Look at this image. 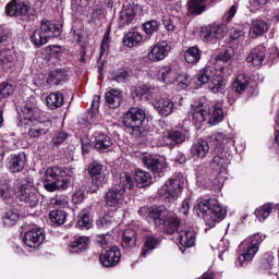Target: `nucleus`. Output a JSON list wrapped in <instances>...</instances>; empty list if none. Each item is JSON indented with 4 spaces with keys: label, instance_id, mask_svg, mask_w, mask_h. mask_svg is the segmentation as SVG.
I'll return each instance as SVG.
<instances>
[{
    "label": "nucleus",
    "instance_id": "1",
    "mask_svg": "<svg viewBox=\"0 0 279 279\" xmlns=\"http://www.w3.org/2000/svg\"><path fill=\"white\" fill-rule=\"evenodd\" d=\"M32 99V105L26 104L22 109V112L26 114L24 119H21L17 122V128H25L28 130L27 134L29 138H40L41 136H47L49 132H51V128H53V122L51 120L43 121L40 118V109L36 107V100Z\"/></svg>",
    "mask_w": 279,
    "mask_h": 279
},
{
    "label": "nucleus",
    "instance_id": "2",
    "mask_svg": "<svg viewBox=\"0 0 279 279\" xmlns=\"http://www.w3.org/2000/svg\"><path fill=\"white\" fill-rule=\"evenodd\" d=\"M198 217H203L208 228H215L216 223L223 221L228 211L223 209L219 201L215 198L203 199L194 207Z\"/></svg>",
    "mask_w": 279,
    "mask_h": 279
},
{
    "label": "nucleus",
    "instance_id": "3",
    "mask_svg": "<svg viewBox=\"0 0 279 279\" xmlns=\"http://www.w3.org/2000/svg\"><path fill=\"white\" fill-rule=\"evenodd\" d=\"M71 175H73V171L69 168L60 166L48 168L45 173L44 189L49 193L59 191V189L64 191L71 184Z\"/></svg>",
    "mask_w": 279,
    "mask_h": 279
},
{
    "label": "nucleus",
    "instance_id": "4",
    "mask_svg": "<svg viewBox=\"0 0 279 279\" xmlns=\"http://www.w3.org/2000/svg\"><path fill=\"white\" fill-rule=\"evenodd\" d=\"M232 143V137L226 136L222 133H216L209 136V145L214 148V157L210 166L215 171L226 169L230 161L228 160V153H226V145Z\"/></svg>",
    "mask_w": 279,
    "mask_h": 279
},
{
    "label": "nucleus",
    "instance_id": "5",
    "mask_svg": "<svg viewBox=\"0 0 279 279\" xmlns=\"http://www.w3.org/2000/svg\"><path fill=\"white\" fill-rule=\"evenodd\" d=\"M61 34L62 24L44 19L40 22V27L33 32L31 43L36 49H40L49 43V38H58Z\"/></svg>",
    "mask_w": 279,
    "mask_h": 279
},
{
    "label": "nucleus",
    "instance_id": "6",
    "mask_svg": "<svg viewBox=\"0 0 279 279\" xmlns=\"http://www.w3.org/2000/svg\"><path fill=\"white\" fill-rule=\"evenodd\" d=\"M146 117L145 110L141 109V107H131L123 114V124L128 130H131L133 136L138 137L143 134V124L145 123Z\"/></svg>",
    "mask_w": 279,
    "mask_h": 279
},
{
    "label": "nucleus",
    "instance_id": "7",
    "mask_svg": "<svg viewBox=\"0 0 279 279\" xmlns=\"http://www.w3.org/2000/svg\"><path fill=\"white\" fill-rule=\"evenodd\" d=\"M267 239V235H260V234H254L248 238V240L245 243L241 244V247L243 245H247L244 248V252L238 257L236 265L239 267H245L247 263H252V259L254 258V255L256 252H258V245L263 243Z\"/></svg>",
    "mask_w": 279,
    "mask_h": 279
},
{
    "label": "nucleus",
    "instance_id": "8",
    "mask_svg": "<svg viewBox=\"0 0 279 279\" xmlns=\"http://www.w3.org/2000/svg\"><path fill=\"white\" fill-rule=\"evenodd\" d=\"M16 197L20 198V202H24V204H27L31 208H36L40 202V193H38V190L32 181H27L19 186Z\"/></svg>",
    "mask_w": 279,
    "mask_h": 279
},
{
    "label": "nucleus",
    "instance_id": "9",
    "mask_svg": "<svg viewBox=\"0 0 279 279\" xmlns=\"http://www.w3.org/2000/svg\"><path fill=\"white\" fill-rule=\"evenodd\" d=\"M182 180L180 178L169 179L159 190V197L162 202L171 204L182 194Z\"/></svg>",
    "mask_w": 279,
    "mask_h": 279
},
{
    "label": "nucleus",
    "instance_id": "10",
    "mask_svg": "<svg viewBox=\"0 0 279 279\" xmlns=\"http://www.w3.org/2000/svg\"><path fill=\"white\" fill-rule=\"evenodd\" d=\"M158 77L165 84H179L181 88H189L191 84L190 76L186 74H180L175 69L171 66H163L158 72Z\"/></svg>",
    "mask_w": 279,
    "mask_h": 279
},
{
    "label": "nucleus",
    "instance_id": "11",
    "mask_svg": "<svg viewBox=\"0 0 279 279\" xmlns=\"http://www.w3.org/2000/svg\"><path fill=\"white\" fill-rule=\"evenodd\" d=\"M189 136V130L183 126H175L174 129L168 130L162 133V143L173 149L177 145H182V143L186 142Z\"/></svg>",
    "mask_w": 279,
    "mask_h": 279
},
{
    "label": "nucleus",
    "instance_id": "12",
    "mask_svg": "<svg viewBox=\"0 0 279 279\" xmlns=\"http://www.w3.org/2000/svg\"><path fill=\"white\" fill-rule=\"evenodd\" d=\"M88 173L95 186H104L108 182V167L97 160L89 163Z\"/></svg>",
    "mask_w": 279,
    "mask_h": 279
},
{
    "label": "nucleus",
    "instance_id": "13",
    "mask_svg": "<svg viewBox=\"0 0 279 279\" xmlns=\"http://www.w3.org/2000/svg\"><path fill=\"white\" fill-rule=\"evenodd\" d=\"M225 32V24L213 23L202 28L201 38L204 40V43H217L223 38Z\"/></svg>",
    "mask_w": 279,
    "mask_h": 279
},
{
    "label": "nucleus",
    "instance_id": "14",
    "mask_svg": "<svg viewBox=\"0 0 279 279\" xmlns=\"http://www.w3.org/2000/svg\"><path fill=\"white\" fill-rule=\"evenodd\" d=\"M121 260V250L119 246L105 248L100 254V263L104 267H117Z\"/></svg>",
    "mask_w": 279,
    "mask_h": 279
},
{
    "label": "nucleus",
    "instance_id": "15",
    "mask_svg": "<svg viewBox=\"0 0 279 279\" xmlns=\"http://www.w3.org/2000/svg\"><path fill=\"white\" fill-rule=\"evenodd\" d=\"M105 201L111 208L121 207L125 202V192L120 186L113 185L107 191Z\"/></svg>",
    "mask_w": 279,
    "mask_h": 279
},
{
    "label": "nucleus",
    "instance_id": "16",
    "mask_svg": "<svg viewBox=\"0 0 279 279\" xmlns=\"http://www.w3.org/2000/svg\"><path fill=\"white\" fill-rule=\"evenodd\" d=\"M142 162L144 167H146L153 173H157V175H161L169 168L167 160L162 157L160 158H156L151 156L143 157Z\"/></svg>",
    "mask_w": 279,
    "mask_h": 279
},
{
    "label": "nucleus",
    "instance_id": "17",
    "mask_svg": "<svg viewBox=\"0 0 279 279\" xmlns=\"http://www.w3.org/2000/svg\"><path fill=\"white\" fill-rule=\"evenodd\" d=\"M43 241H45V231L38 228L28 230L23 238V242L27 247H38Z\"/></svg>",
    "mask_w": 279,
    "mask_h": 279
},
{
    "label": "nucleus",
    "instance_id": "18",
    "mask_svg": "<svg viewBox=\"0 0 279 279\" xmlns=\"http://www.w3.org/2000/svg\"><path fill=\"white\" fill-rule=\"evenodd\" d=\"M8 16H25L29 12V4L27 2L12 0L5 7Z\"/></svg>",
    "mask_w": 279,
    "mask_h": 279
},
{
    "label": "nucleus",
    "instance_id": "19",
    "mask_svg": "<svg viewBox=\"0 0 279 279\" xmlns=\"http://www.w3.org/2000/svg\"><path fill=\"white\" fill-rule=\"evenodd\" d=\"M16 66V54L10 49L0 50V69L2 71H12Z\"/></svg>",
    "mask_w": 279,
    "mask_h": 279
},
{
    "label": "nucleus",
    "instance_id": "20",
    "mask_svg": "<svg viewBox=\"0 0 279 279\" xmlns=\"http://www.w3.org/2000/svg\"><path fill=\"white\" fill-rule=\"evenodd\" d=\"M170 216L169 209L165 206L150 207L149 219H151L156 226H163L167 218Z\"/></svg>",
    "mask_w": 279,
    "mask_h": 279
},
{
    "label": "nucleus",
    "instance_id": "21",
    "mask_svg": "<svg viewBox=\"0 0 279 279\" xmlns=\"http://www.w3.org/2000/svg\"><path fill=\"white\" fill-rule=\"evenodd\" d=\"M169 44L167 41H161L150 50L148 53V60L151 62H159V60H165L169 54Z\"/></svg>",
    "mask_w": 279,
    "mask_h": 279
},
{
    "label": "nucleus",
    "instance_id": "22",
    "mask_svg": "<svg viewBox=\"0 0 279 279\" xmlns=\"http://www.w3.org/2000/svg\"><path fill=\"white\" fill-rule=\"evenodd\" d=\"M267 48L265 46H257L253 48L246 58V61L253 64V66H260L265 61V52Z\"/></svg>",
    "mask_w": 279,
    "mask_h": 279
},
{
    "label": "nucleus",
    "instance_id": "23",
    "mask_svg": "<svg viewBox=\"0 0 279 279\" xmlns=\"http://www.w3.org/2000/svg\"><path fill=\"white\" fill-rule=\"evenodd\" d=\"M25 162H27L25 154L11 155L9 157V170L11 173H20L25 169Z\"/></svg>",
    "mask_w": 279,
    "mask_h": 279
},
{
    "label": "nucleus",
    "instance_id": "24",
    "mask_svg": "<svg viewBox=\"0 0 279 279\" xmlns=\"http://www.w3.org/2000/svg\"><path fill=\"white\" fill-rule=\"evenodd\" d=\"M174 105L171 99L161 97L155 102V109L161 117H169L173 112Z\"/></svg>",
    "mask_w": 279,
    "mask_h": 279
},
{
    "label": "nucleus",
    "instance_id": "25",
    "mask_svg": "<svg viewBox=\"0 0 279 279\" xmlns=\"http://www.w3.org/2000/svg\"><path fill=\"white\" fill-rule=\"evenodd\" d=\"M69 80V72L66 70H56L49 73L47 77V84L50 86H60Z\"/></svg>",
    "mask_w": 279,
    "mask_h": 279
},
{
    "label": "nucleus",
    "instance_id": "26",
    "mask_svg": "<svg viewBox=\"0 0 279 279\" xmlns=\"http://www.w3.org/2000/svg\"><path fill=\"white\" fill-rule=\"evenodd\" d=\"M207 119L210 125H217L223 121V109L221 102H217L210 109H207Z\"/></svg>",
    "mask_w": 279,
    "mask_h": 279
},
{
    "label": "nucleus",
    "instance_id": "27",
    "mask_svg": "<svg viewBox=\"0 0 279 279\" xmlns=\"http://www.w3.org/2000/svg\"><path fill=\"white\" fill-rule=\"evenodd\" d=\"M94 147L95 149H97V151H100V154H104V151H108V149L112 147V138L107 134L98 133L95 136Z\"/></svg>",
    "mask_w": 279,
    "mask_h": 279
},
{
    "label": "nucleus",
    "instance_id": "28",
    "mask_svg": "<svg viewBox=\"0 0 279 279\" xmlns=\"http://www.w3.org/2000/svg\"><path fill=\"white\" fill-rule=\"evenodd\" d=\"M210 149V137L208 138V142L206 141H198L194 143L191 147V154L192 156H196V158H206V154H208Z\"/></svg>",
    "mask_w": 279,
    "mask_h": 279
},
{
    "label": "nucleus",
    "instance_id": "29",
    "mask_svg": "<svg viewBox=\"0 0 279 279\" xmlns=\"http://www.w3.org/2000/svg\"><path fill=\"white\" fill-rule=\"evenodd\" d=\"M191 114L193 123L195 125H201V123H204V121L208 119V107L204 105L193 107Z\"/></svg>",
    "mask_w": 279,
    "mask_h": 279
},
{
    "label": "nucleus",
    "instance_id": "30",
    "mask_svg": "<svg viewBox=\"0 0 279 279\" xmlns=\"http://www.w3.org/2000/svg\"><path fill=\"white\" fill-rule=\"evenodd\" d=\"M88 245H90V238L84 235L78 236L70 244V252L71 254H82V252L88 250Z\"/></svg>",
    "mask_w": 279,
    "mask_h": 279
},
{
    "label": "nucleus",
    "instance_id": "31",
    "mask_svg": "<svg viewBox=\"0 0 279 279\" xmlns=\"http://www.w3.org/2000/svg\"><path fill=\"white\" fill-rule=\"evenodd\" d=\"M64 105V95L60 92L50 93L46 98V106L50 110H58Z\"/></svg>",
    "mask_w": 279,
    "mask_h": 279
},
{
    "label": "nucleus",
    "instance_id": "32",
    "mask_svg": "<svg viewBox=\"0 0 279 279\" xmlns=\"http://www.w3.org/2000/svg\"><path fill=\"white\" fill-rule=\"evenodd\" d=\"M134 19H136V12L133 7H123L119 15V26L125 27V25L133 23Z\"/></svg>",
    "mask_w": 279,
    "mask_h": 279
},
{
    "label": "nucleus",
    "instance_id": "33",
    "mask_svg": "<svg viewBox=\"0 0 279 279\" xmlns=\"http://www.w3.org/2000/svg\"><path fill=\"white\" fill-rule=\"evenodd\" d=\"M267 29H269V26L265 21L256 20L252 23L248 36L250 38H258V36H263V34H266Z\"/></svg>",
    "mask_w": 279,
    "mask_h": 279
},
{
    "label": "nucleus",
    "instance_id": "34",
    "mask_svg": "<svg viewBox=\"0 0 279 279\" xmlns=\"http://www.w3.org/2000/svg\"><path fill=\"white\" fill-rule=\"evenodd\" d=\"M136 231L134 229H125L122 233L123 250H132V247H136Z\"/></svg>",
    "mask_w": 279,
    "mask_h": 279
},
{
    "label": "nucleus",
    "instance_id": "35",
    "mask_svg": "<svg viewBox=\"0 0 279 279\" xmlns=\"http://www.w3.org/2000/svg\"><path fill=\"white\" fill-rule=\"evenodd\" d=\"M177 234L183 247H193L195 245L196 233L194 230H181Z\"/></svg>",
    "mask_w": 279,
    "mask_h": 279
},
{
    "label": "nucleus",
    "instance_id": "36",
    "mask_svg": "<svg viewBox=\"0 0 279 279\" xmlns=\"http://www.w3.org/2000/svg\"><path fill=\"white\" fill-rule=\"evenodd\" d=\"M208 88L211 93H221L226 88V78L221 74H213L208 83Z\"/></svg>",
    "mask_w": 279,
    "mask_h": 279
},
{
    "label": "nucleus",
    "instance_id": "37",
    "mask_svg": "<svg viewBox=\"0 0 279 279\" xmlns=\"http://www.w3.org/2000/svg\"><path fill=\"white\" fill-rule=\"evenodd\" d=\"M144 246L142 250V256H147V254H150L160 245V239L154 236V235H145L144 236Z\"/></svg>",
    "mask_w": 279,
    "mask_h": 279
},
{
    "label": "nucleus",
    "instance_id": "38",
    "mask_svg": "<svg viewBox=\"0 0 279 279\" xmlns=\"http://www.w3.org/2000/svg\"><path fill=\"white\" fill-rule=\"evenodd\" d=\"M69 217V214L64 210L54 209L50 211L49 219L51 222V226H54L56 228L60 226H64L66 223V218Z\"/></svg>",
    "mask_w": 279,
    "mask_h": 279
},
{
    "label": "nucleus",
    "instance_id": "39",
    "mask_svg": "<svg viewBox=\"0 0 279 279\" xmlns=\"http://www.w3.org/2000/svg\"><path fill=\"white\" fill-rule=\"evenodd\" d=\"M247 86H250V78L245 74H239L232 84V90L241 95L247 90Z\"/></svg>",
    "mask_w": 279,
    "mask_h": 279
},
{
    "label": "nucleus",
    "instance_id": "40",
    "mask_svg": "<svg viewBox=\"0 0 279 279\" xmlns=\"http://www.w3.org/2000/svg\"><path fill=\"white\" fill-rule=\"evenodd\" d=\"M106 104H108L109 108H119L121 106V101H123V96L121 92L117 89H111L106 94L105 97Z\"/></svg>",
    "mask_w": 279,
    "mask_h": 279
},
{
    "label": "nucleus",
    "instance_id": "41",
    "mask_svg": "<svg viewBox=\"0 0 279 279\" xmlns=\"http://www.w3.org/2000/svg\"><path fill=\"white\" fill-rule=\"evenodd\" d=\"M134 180L138 189H145V186H149L151 184V174L145 170L137 169L135 171Z\"/></svg>",
    "mask_w": 279,
    "mask_h": 279
},
{
    "label": "nucleus",
    "instance_id": "42",
    "mask_svg": "<svg viewBox=\"0 0 279 279\" xmlns=\"http://www.w3.org/2000/svg\"><path fill=\"white\" fill-rule=\"evenodd\" d=\"M213 75H214L213 68L206 66L201 69L195 75L196 84L198 86H204V84H209Z\"/></svg>",
    "mask_w": 279,
    "mask_h": 279
},
{
    "label": "nucleus",
    "instance_id": "43",
    "mask_svg": "<svg viewBox=\"0 0 279 279\" xmlns=\"http://www.w3.org/2000/svg\"><path fill=\"white\" fill-rule=\"evenodd\" d=\"M20 217L21 214H19V209H9L2 215V223L7 228H12V226H16V221Z\"/></svg>",
    "mask_w": 279,
    "mask_h": 279
},
{
    "label": "nucleus",
    "instance_id": "44",
    "mask_svg": "<svg viewBox=\"0 0 279 279\" xmlns=\"http://www.w3.org/2000/svg\"><path fill=\"white\" fill-rule=\"evenodd\" d=\"M134 178H132V174L129 172H122L120 173L119 181L114 186H119L120 189H123L124 193L125 191H132L134 189Z\"/></svg>",
    "mask_w": 279,
    "mask_h": 279
},
{
    "label": "nucleus",
    "instance_id": "45",
    "mask_svg": "<svg viewBox=\"0 0 279 279\" xmlns=\"http://www.w3.org/2000/svg\"><path fill=\"white\" fill-rule=\"evenodd\" d=\"M184 59L187 64H197L199 60H202V51L199 50V47L193 46L190 47L185 52H184Z\"/></svg>",
    "mask_w": 279,
    "mask_h": 279
},
{
    "label": "nucleus",
    "instance_id": "46",
    "mask_svg": "<svg viewBox=\"0 0 279 279\" xmlns=\"http://www.w3.org/2000/svg\"><path fill=\"white\" fill-rule=\"evenodd\" d=\"M140 43H143V34H141L140 32H129L123 37V44L125 47H138Z\"/></svg>",
    "mask_w": 279,
    "mask_h": 279
},
{
    "label": "nucleus",
    "instance_id": "47",
    "mask_svg": "<svg viewBox=\"0 0 279 279\" xmlns=\"http://www.w3.org/2000/svg\"><path fill=\"white\" fill-rule=\"evenodd\" d=\"M180 228V220L175 216H169L163 223V232L166 234H175Z\"/></svg>",
    "mask_w": 279,
    "mask_h": 279
},
{
    "label": "nucleus",
    "instance_id": "48",
    "mask_svg": "<svg viewBox=\"0 0 279 279\" xmlns=\"http://www.w3.org/2000/svg\"><path fill=\"white\" fill-rule=\"evenodd\" d=\"M96 226L99 230H112L114 228V218L110 214H107L97 220Z\"/></svg>",
    "mask_w": 279,
    "mask_h": 279
},
{
    "label": "nucleus",
    "instance_id": "49",
    "mask_svg": "<svg viewBox=\"0 0 279 279\" xmlns=\"http://www.w3.org/2000/svg\"><path fill=\"white\" fill-rule=\"evenodd\" d=\"M189 10L191 14H202L206 10V0H190Z\"/></svg>",
    "mask_w": 279,
    "mask_h": 279
},
{
    "label": "nucleus",
    "instance_id": "50",
    "mask_svg": "<svg viewBox=\"0 0 279 279\" xmlns=\"http://www.w3.org/2000/svg\"><path fill=\"white\" fill-rule=\"evenodd\" d=\"M77 225L80 228H85L86 230L90 229V226H93V219H90V214H88V210L83 209L80 213Z\"/></svg>",
    "mask_w": 279,
    "mask_h": 279
},
{
    "label": "nucleus",
    "instance_id": "51",
    "mask_svg": "<svg viewBox=\"0 0 279 279\" xmlns=\"http://www.w3.org/2000/svg\"><path fill=\"white\" fill-rule=\"evenodd\" d=\"M272 210H274V207L271 203H268L262 206L259 209L255 210V217L258 219V221H265V219H267V217L271 215Z\"/></svg>",
    "mask_w": 279,
    "mask_h": 279
},
{
    "label": "nucleus",
    "instance_id": "52",
    "mask_svg": "<svg viewBox=\"0 0 279 279\" xmlns=\"http://www.w3.org/2000/svg\"><path fill=\"white\" fill-rule=\"evenodd\" d=\"M158 22L155 20H150L142 24V29L147 36H153V34H156V32H158Z\"/></svg>",
    "mask_w": 279,
    "mask_h": 279
},
{
    "label": "nucleus",
    "instance_id": "53",
    "mask_svg": "<svg viewBox=\"0 0 279 279\" xmlns=\"http://www.w3.org/2000/svg\"><path fill=\"white\" fill-rule=\"evenodd\" d=\"M96 241L97 243H99V245H101L104 250H108V247H113L112 246L113 238L109 233L97 235Z\"/></svg>",
    "mask_w": 279,
    "mask_h": 279
},
{
    "label": "nucleus",
    "instance_id": "54",
    "mask_svg": "<svg viewBox=\"0 0 279 279\" xmlns=\"http://www.w3.org/2000/svg\"><path fill=\"white\" fill-rule=\"evenodd\" d=\"M0 197L4 204H12L14 202V196H12V187L2 186L0 187Z\"/></svg>",
    "mask_w": 279,
    "mask_h": 279
},
{
    "label": "nucleus",
    "instance_id": "55",
    "mask_svg": "<svg viewBox=\"0 0 279 279\" xmlns=\"http://www.w3.org/2000/svg\"><path fill=\"white\" fill-rule=\"evenodd\" d=\"M69 138V133L65 131H58L51 138V143L54 147H58L64 143Z\"/></svg>",
    "mask_w": 279,
    "mask_h": 279
},
{
    "label": "nucleus",
    "instance_id": "56",
    "mask_svg": "<svg viewBox=\"0 0 279 279\" xmlns=\"http://www.w3.org/2000/svg\"><path fill=\"white\" fill-rule=\"evenodd\" d=\"M70 38L72 43H76V44L82 43V40H84V31H82V28H77L73 26L70 32Z\"/></svg>",
    "mask_w": 279,
    "mask_h": 279
},
{
    "label": "nucleus",
    "instance_id": "57",
    "mask_svg": "<svg viewBox=\"0 0 279 279\" xmlns=\"http://www.w3.org/2000/svg\"><path fill=\"white\" fill-rule=\"evenodd\" d=\"M14 94V85L12 83H1L0 84V96L1 97H10V95Z\"/></svg>",
    "mask_w": 279,
    "mask_h": 279
},
{
    "label": "nucleus",
    "instance_id": "58",
    "mask_svg": "<svg viewBox=\"0 0 279 279\" xmlns=\"http://www.w3.org/2000/svg\"><path fill=\"white\" fill-rule=\"evenodd\" d=\"M150 93L151 89L147 85H141L134 92L135 97H140V99H148Z\"/></svg>",
    "mask_w": 279,
    "mask_h": 279
},
{
    "label": "nucleus",
    "instance_id": "59",
    "mask_svg": "<svg viewBox=\"0 0 279 279\" xmlns=\"http://www.w3.org/2000/svg\"><path fill=\"white\" fill-rule=\"evenodd\" d=\"M100 101H101V96L95 95L93 97L92 112L89 113L90 119H95V116L97 114V112H99V104H100Z\"/></svg>",
    "mask_w": 279,
    "mask_h": 279
},
{
    "label": "nucleus",
    "instance_id": "60",
    "mask_svg": "<svg viewBox=\"0 0 279 279\" xmlns=\"http://www.w3.org/2000/svg\"><path fill=\"white\" fill-rule=\"evenodd\" d=\"M130 77V72H128V70L125 69H119L114 76H113V80L116 82H119V83H122V82H125V80H128Z\"/></svg>",
    "mask_w": 279,
    "mask_h": 279
},
{
    "label": "nucleus",
    "instance_id": "61",
    "mask_svg": "<svg viewBox=\"0 0 279 279\" xmlns=\"http://www.w3.org/2000/svg\"><path fill=\"white\" fill-rule=\"evenodd\" d=\"M231 40L233 43H236V45L243 43L245 40V32L243 31H233L230 36Z\"/></svg>",
    "mask_w": 279,
    "mask_h": 279
},
{
    "label": "nucleus",
    "instance_id": "62",
    "mask_svg": "<svg viewBox=\"0 0 279 279\" xmlns=\"http://www.w3.org/2000/svg\"><path fill=\"white\" fill-rule=\"evenodd\" d=\"M86 199V193L83 190L76 191L72 196V202L74 204H82Z\"/></svg>",
    "mask_w": 279,
    "mask_h": 279
},
{
    "label": "nucleus",
    "instance_id": "63",
    "mask_svg": "<svg viewBox=\"0 0 279 279\" xmlns=\"http://www.w3.org/2000/svg\"><path fill=\"white\" fill-rule=\"evenodd\" d=\"M239 10V5L238 4H233L229 11L227 12V14H225L223 16V21H226V23H230V21H232V19H234V14H236V11Z\"/></svg>",
    "mask_w": 279,
    "mask_h": 279
},
{
    "label": "nucleus",
    "instance_id": "64",
    "mask_svg": "<svg viewBox=\"0 0 279 279\" xmlns=\"http://www.w3.org/2000/svg\"><path fill=\"white\" fill-rule=\"evenodd\" d=\"M162 23L168 32H175V24H173V20H171V17L165 15L162 17Z\"/></svg>",
    "mask_w": 279,
    "mask_h": 279
}]
</instances>
